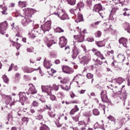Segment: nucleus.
Wrapping results in <instances>:
<instances>
[{
	"instance_id": "nucleus-1",
	"label": "nucleus",
	"mask_w": 130,
	"mask_h": 130,
	"mask_svg": "<svg viewBox=\"0 0 130 130\" xmlns=\"http://www.w3.org/2000/svg\"><path fill=\"white\" fill-rule=\"evenodd\" d=\"M33 13V10L30 8H27L25 10V15L21 17L22 23L24 25H26L27 23L31 22V17H32V14Z\"/></svg>"
},
{
	"instance_id": "nucleus-2",
	"label": "nucleus",
	"mask_w": 130,
	"mask_h": 130,
	"mask_svg": "<svg viewBox=\"0 0 130 130\" xmlns=\"http://www.w3.org/2000/svg\"><path fill=\"white\" fill-rule=\"evenodd\" d=\"M52 89H54L55 91H57L59 89V86L56 84H53L51 87L50 85L48 86H42V89L43 92H46L48 94H50L52 92Z\"/></svg>"
},
{
	"instance_id": "nucleus-3",
	"label": "nucleus",
	"mask_w": 130,
	"mask_h": 130,
	"mask_svg": "<svg viewBox=\"0 0 130 130\" xmlns=\"http://www.w3.org/2000/svg\"><path fill=\"white\" fill-rule=\"evenodd\" d=\"M8 26V22L7 21L0 23V33L1 34H5V30L7 29V27Z\"/></svg>"
},
{
	"instance_id": "nucleus-4",
	"label": "nucleus",
	"mask_w": 130,
	"mask_h": 130,
	"mask_svg": "<svg viewBox=\"0 0 130 130\" xmlns=\"http://www.w3.org/2000/svg\"><path fill=\"white\" fill-rule=\"evenodd\" d=\"M59 44L61 47V48H62L63 46H66L67 45V39L64 38V37H61L59 38Z\"/></svg>"
},
{
	"instance_id": "nucleus-5",
	"label": "nucleus",
	"mask_w": 130,
	"mask_h": 130,
	"mask_svg": "<svg viewBox=\"0 0 130 130\" xmlns=\"http://www.w3.org/2000/svg\"><path fill=\"white\" fill-rule=\"evenodd\" d=\"M19 96L20 98V102H21V103L22 102H26V100H27V98L26 97V93H25V92H19Z\"/></svg>"
},
{
	"instance_id": "nucleus-6",
	"label": "nucleus",
	"mask_w": 130,
	"mask_h": 130,
	"mask_svg": "<svg viewBox=\"0 0 130 130\" xmlns=\"http://www.w3.org/2000/svg\"><path fill=\"white\" fill-rule=\"evenodd\" d=\"M74 38H75L76 40H77L78 42H83V41H84V36L81 34L78 35L74 36Z\"/></svg>"
},
{
	"instance_id": "nucleus-7",
	"label": "nucleus",
	"mask_w": 130,
	"mask_h": 130,
	"mask_svg": "<svg viewBox=\"0 0 130 130\" xmlns=\"http://www.w3.org/2000/svg\"><path fill=\"white\" fill-rule=\"evenodd\" d=\"M50 27H51V23L50 21H48L42 26V28L44 31H48Z\"/></svg>"
},
{
	"instance_id": "nucleus-8",
	"label": "nucleus",
	"mask_w": 130,
	"mask_h": 130,
	"mask_svg": "<svg viewBox=\"0 0 130 130\" xmlns=\"http://www.w3.org/2000/svg\"><path fill=\"white\" fill-rule=\"evenodd\" d=\"M55 15H57L58 17H61V20H66L68 19V14L64 13L62 11H61V13L59 14L58 13H55Z\"/></svg>"
},
{
	"instance_id": "nucleus-9",
	"label": "nucleus",
	"mask_w": 130,
	"mask_h": 130,
	"mask_svg": "<svg viewBox=\"0 0 130 130\" xmlns=\"http://www.w3.org/2000/svg\"><path fill=\"white\" fill-rule=\"evenodd\" d=\"M30 88L29 89V92L30 94H36L37 93V90L35 88V87L33 86V84H30Z\"/></svg>"
},
{
	"instance_id": "nucleus-10",
	"label": "nucleus",
	"mask_w": 130,
	"mask_h": 130,
	"mask_svg": "<svg viewBox=\"0 0 130 130\" xmlns=\"http://www.w3.org/2000/svg\"><path fill=\"white\" fill-rule=\"evenodd\" d=\"M93 11H94V12H96L97 13H99L100 11H102V6H101V4L95 5L94 6Z\"/></svg>"
},
{
	"instance_id": "nucleus-11",
	"label": "nucleus",
	"mask_w": 130,
	"mask_h": 130,
	"mask_svg": "<svg viewBox=\"0 0 130 130\" xmlns=\"http://www.w3.org/2000/svg\"><path fill=\"white\" fill-rule=\"evenodd\" d=\"M119 42L120 44H122L123 46L126 47V42H127V40H126V39L122 38L119 40Z\"/></svg>"
},
{
	"instance_id": "nucleus-12",
	"label": "nucleus",
	"mask_w": 130,
	"mask_h": 130,
	"mask_svg": "<svg viewBox=\"0 0 130 130\" xmlns=\"http://www.w3.org/2000/svg\"><path fill=\"white\" fill-rule=\"evenodd\" d=\"M101 98L103 102H107V101H108V98L107 97V95H106V94H105V92H102Z\"/></svg>"
},
{
	"instance_id": "nucleus-13",
	"label": "nucleus",
	"mask_w": 130,
	"mask_h": 130,
	"mask_svg": "<svg viewBox=\"0 0 130 130\" xmlns=\"http://www.w3.org/2000/svg\"><path fill=\"white\" fill-rule=\"evenodd\" d=\"M63 72L66 74H71L72 69L68 67H65L62 68Z\"/></svg>"
},
{
	"instance_id": "nucleus-14",
	"label": "nucleus",
	"mask_w": 130,
	"mask_h": 130,
	"mask_svg": "<svg viewBox=\"0 0 130 130\" xmlns=\"http://www.w3.org/2000/svg\"><path fill=\"white\" fill-rule=\"evenodd\" d=\"M77 111H79V108H78V106H75V108L73 109L71 111H70V115H73L75 114V112H77Z\"/></svg>"
},
{
	"instance_id": "nucleus-15",
	"label": "nucleus",
	"mask_w": 130,
	"mask_h": 130,
	"mask_svg": "<svg viewBox=\"0 0 130 130\" xmlns=\"http://www.w3.org/2000/svg\"><path fill=\"white\" fill-rule=\"evenodd\" d=\"M79 54V50L78 49H75L73 50V53L72 54V57L73 58H76L77 57V56Z\"/></svg>"
},
{
	"instance_id": "nucleus-16",
	"label": "nucleus",
	"mask_w": 130,
	"mask_h": 130,
	"mask_svg": "<svg viewBox=\"0 0 130 130\" xmlns=\"http://www.w3.org/2000/svg\"><path fill=\"white\" fill-rule=\"evenodd\" d=\"M77 7L79 8V11H81V9H82V8H84V4L83 2H79L77 4Z\"/></svg>"
},
{
	"instance_id": "nucleus-17",
	"label": "nucleus",
	"mask_w": 130,
	"mask_h": 130,
	"mask_svg": "<svg viewBox=\"0 0 130 130\" xmlns=\"http://www.w3.org/2000/svg\"><path fill=\"white\" fill-rule=\"evenodd\" d=\"M83 15L81 14H78L77 19V22H81V21H83Z\"/></svg>"
},
{
	"instance_id": "nucleus-18",
	"label": "nucleus",
	"mask_w": 130,
	"mask_h": 130,
	"mask_svg": "<svg viewBox=\"0 0 130 130\" xmlns=\"http://www.w3.org/2000/svg\"><path fill=\"white\" fill-rule=\"evenodd\" d=\"M44 67L46 68V69H50V68L51 67L50 61H48V62H45Z\"/></svg>"
},
{
	"instance_id": "nucleus-19",
	"label": "nucleus",
	"mask_w": 130,
	"mask_h": 130,
	"mask_svg": "<svg viewBox=\"0 0 130 130\" xmlns=\"http://www.w3.org/2000/svg\"><path fill=\"white\" fill-rule=\"evenodd\" d=\"M19 6L20 7V8H25V7L26 6V2L19 1Z\"/></svg>"
},
{
	"instance_id": "nucleus-20",
	"label": "nucleus",
	"mask_w": 130,
	"mask_h": 130,
	"mask_svg": "<svg viewBox=\"0 0 130 130\" xmlns=\"http://www.w3.org/2000/svg\"><path fill=\"white\" fill-rule=\"evenodd\" d=\"M123 11H125L123 14V16H129V10L124 8Z\"/></svg>"
},
{
	"instance_id": "nucleus-21",
	"label": "nucleus",
	"mask_w": 130,
	"mask_h": 130,
	"mask_svg": "<svg viewBox=\"0 0 130 130\" xmlns=\"http://www.w3.org/2000/svg\"><path fill=\"white\" fill-rule=\"evenodd\" d=\"M117 57L119 58V59H120V60H122V61H123V60H124L125 59V57H124V55H123L119 54L118 55Z\"/></svg>"
},
{
	"instance_id": "nucleus-22",
	"label": "nucleus",
	"mask_w": 130,
	"mask_h": 130,
	"mask_svg": "<svg viewBox=\"0 0 130 130\" xmlns=\"http://www.w3.org/2000/svg\"><path fill=\"white\" fill-rule=\"evenodd\" d=\"M78 12H79V9H71L70 10V12L71 14H74L76 15V14H78Z\"/></svg>"
},
{
	"instance_id": "nucleus-23",
	"label": "nucleus",
	"mask_w": 130,
	"mask_h": 130,
	"mask_svg": "<svg viewBox=\"0 0 130 130\" xmlns=\"http://www.w3.org/2000/svg\"><path fill=\"white\" fill-rule=\"evenodd\" d=\"M67 1L69 5H71V6H73V5L76 4V0H67Z\"/></svg>"
},
{
	"instance_id": "nucleus-24",
	"label": "nucleus",
	"mask_w": 130,
	"mask_h": 130,
	"mask_svg": "<svg viewBox=\"0 0 130 130\" xmlns=\"http://www.w3.org/2000/svg\"><path fill=\"white\" fill-rule=\"evenodd\" d=\"M95 54L98 56H100V57L101 58V59H104V57H103V55H102V54H101V53H100V51L96 52Z\"/></svg>"
},
{
	"instance_id": "nucleus-25",
	"label": "nucleus",
	"mask_w": 130,
	"mask_h": 130,
	"mask_svg": "<svg viewBox=\"0 0 130 130\" xmlns=\"http://www.w3.org/2000/svg\"><path fill=\"white\" fill-rule=\"evenodd\" d=\"M82 59H83L84 61H88V60H90V58L89 56L86 55L85 56L83 57Z\"/></svg>"
},
{
	"instance_id": "nucleus-26",
	"label": "nucleus",
	"mask_w": 130,
	"mask_h": 130,
	"mask_svg": "<svg viewBox=\"0 0 130 130\" xmlns=\"http://www.w3.org/2000/svg\"><path fill=\"white\" fill-rule=\"evenodd\" d=\"M32 106L34 107H38V106H39V104L38 102L35 101L32 102Z\"/></svg>"
},
{
	"instance_id": "nucleus-27",
	"label": "nucleus",
	"mask_w": 130,
	"mask_h": 130,
	"mask_svg": "<svg viewBox=\"0 0 130 130\" xmlns=\"http://www.w3.org/2000/svg\"><path fill=\"white\" fill-rule=\"evenodd\" d=\"M3 79L5 82V83H8L9 82V78L7 77V75H4L3 77Z\"/></svg>"
},
{
	"instance_id": "nucleus-28",
	"label": "nucleus",
	"mask_w": 130,
	"mask_h": 130,
	"mask_svg": "<svg viewBox=\"0 0 130 130\" xmlns=\"http://www.w3.org/2000/svg\"><path fill=\"white\" fill-rule=\"evenodd\" d=\"M40 130H50V129H49V128L47 126L44 125L43 126V127H41L40 128Z\"/></svg>"
},
{
	"instance_id": "nucleus-29",
	"label": "nucleus",
	"mask_w": 130,
	"mask_h": 130,
	"mask_svg": "<svg viewBox=\"0 0 130 130\" xmlns=\"http://www.w3.org/2000/svg\"><path fill=\"white\" fill-rule=\"evenodd\" d=\"M93 113L94 115H99V111L96 109H95L93 110Z\"/></svg>"
},
{
	"instance_id": "nucleus-30",
	"label": "nucleus",
	"mask_w": 130,
	"mask_h": 130,
	"mask_svg": "<svg viewBox=\"0 0 130 130\" xmlns=\"http://www.w3.org/2000/svg\"><path fill=\"white\" fill-rule=\"evenodd\" d=\"M53 44V43L52 41H49L47 42V45L48 47H50V46H51V45H52Z\"/></svg>"
},
{
	"instance_id": "nucleus-31",
	"label": "nucleus",
	"mask_w": 130,
	"mask_h": 130,
	"mask_svg": "<svg viewBox=\"0 0 130 130\" xmlns=\"http://www.w3.org/2000/svg\"><path fill=\"white\" fill-rule=\"evenodd\" d=\"M69 81H70V79H69V78H64L63 79L62 81H61V83H63V84H66L68 83Z\"/></svg>"
},
{
	"instance_id": "nucleus-32",
	"label": "nucleus",
	"mask_w": 130,
	"mask_h": 130,
	"mask_svg": "<svg viewBox=\"0 0 130 130\" xmlns=\"http://www.w3.org/2000/svg\"><path fill=\"white\" fill-rule=\"evenodd\" d=\"M55 32H57V33H60V32H63V29H61L60 27H58L55 30Z\"/></svg>"
},
{
	"instance_id": "nucleus-33",
	"label": "nucleus",
	"mask_w": 130,
	"mask_h": 130,
	"mask_svg": "<svg viewBox=\"0 0 130 130\" xmlns=\"http://www.w3.org/2000/svg\"><path fill=\"white\" fill-rule=\"evenodd\" d=\"M102 34L101 33V31H98L95 32V36L96 37H100Z\"/></svg>"
},
{
	"instance_id": "nucleus-34",
	"label": "nucleus",
	"mask_w": 130,
	"mask_h": 130,
	"mask_svg": "<svg viewBox=\"0 0 130 130\" xmlns=\"http://www.w3.org/2000/svg\"><path fill=\"white\" fill-rule=\"evenodd\" d=\"M37 70H39V69H34L30 68L28 69V70L26 72V73H32V72H34V71H37Z\"/></svg>"
},
{
	"instance_id": "nucleus-35",
	"label": "nucleus",
	"mask_w": 130,
	"mask_h": 130,
	"mask_svg": "<svg viewBox=\"0 0 130 130\" xmlns=\"http://www.w3.org/2000/svg\"><path fill=\"white\" fill-rule=\"evenodd\" d=\"M107 118L108 119H109V120H111L112 121H114V120H115V118L112 116H109L107 117Z\"/></svg>"
},
{
	"instance_id": "nucleus-36",
	"label": "nucleus",
	"mask_w": 130,
	"mask_h": 130,
	"mask_svg": "<svg viewBox=\"0 0 130 130\" xmlns=\"http://www.w3.org/2000/svg\"><path fill=\"white\" fill-rule=\"evenodd\" d=\"M87 79H92L93 78V74L88 73L86 75Z\"/></svg>"
},
{
	"instance_id": "nucleus-37",
	"label": "nucleus",
	"mask_w": 130,
	"mask_h": 130,
	"mask_svg": "<svg viewBox=\"0 0 130 130\" xmlns=\"http://www.w3.org/2000/svg\"><path fill=\"white\" fill-rule=\"evenodd\" d=\"M50 99H51V100H52V101H54V100H55V99H56V98H55V96H54V95H51Z\"/></svg>"
},
{
	"instance_id": "nucleus-38",
	"label": "nucleus",
	"mask_w": 130,
	"mask_h": 130,
	"mask_svg": "<svg viewBox=\"0 0 130 130\" xmlns=\"http://www.w3.org/2000/svg\"><path fill=\"white\" fill-rule=\"evenodd\" d=\"M65 50L66 51V53H70V46H67L65 48Z\"/></svg>"
},
{
	"instance_id": "nucleus-39",
	"label": "nucleus",
	"mask_w": 130,
	"mask_h": 130,
	"mask_svg": "<svg viewBox=\"0 0 130 130\" xmlns=\"http://www.w3.org/2000/svg\"><path fill=\"white\" fill-rule=\"evenodd\" d=\"M117 82L118 83H119V84H121V83H122L123 81L122 80V79H121V78H119L118 79Z\"/></svg>"
},
{
	"instance_id": "nucleus-40",
	"label": "nucleus",
	"mask_w": 130,
	"mask_h": 130,
	"mask_svg": "<svg viewBox=\"0 0 130 130\" xmlns=\"http://www.w3.org/2000/svg\"><path fill=\"white\" fill-rule=\"evenodd\" d=\"M114 53V51L113 50L109 51L107 52V54H109V55H110L111 54H113Z\"/></svg>"
},
{
	"instance_id": "nucleus-41",
	"label": "nucleus",
	"mask_w": 130,
	"mask_h": 130,
	"mask_svg": "<svg viewBox=\"0 0 130 130\" xmlns=\"http://www.w3.org/2000/svg\"><path fill=\"white\" fill-rule=\"evenodd\" d=\"M6 8H4V10L3 11L2 14L3 15H7L8 14V12H7V11L6 10Z\"/></svg>"
},
{
	"instance_id": "nucleus-42",
	"label": "nucleus",
	"mask_w": 130,
	"mask_h": 130,
	"mask_svg": "<svg viewBox=\"0 0 130 130\" xmlns=\"http://www.w3.org/2000/svg\"><path fill=\"white\" fill-rule=\"evenodd\" d=\"M62 89H64V90H66L67 91H69V90H70V87L69 86H66L64 88L62 87Z\"/></svg>"
},
{
	"instance_id": "nucleus-43",
	"label": "nucleus",
	"mask_w": 130,
	"mask_h": 130,
	"mask_svg": "<svg viewBox=\"0 0 130 130\" xmlns=\"http://www.w3.org/2000/svg\"><path fill=\"white\" fill-rule=\"evenodd\" d=\"M87 5H91L92 4V0H87V2H86Z\"/></svg>"
},
{
	"instance_id": "nucleus-44",
	"label": "nucleus",
	"mask_w": 130,
	"mask_h": 130,
	"mask_svg": "<svg viewBox=\"0 0 130 130\" xmlns=\"http://www.w3.org/2000/svg\"><path fill=\"white\" fill-rule=\"evenodd\" d=\"M86 91V90H81L79 93H80V94H84L85 93V91Z\"/></svg>"
},
{
	"instance_id": "nucleus-45",
	"label": "nucleus",
	"mask_w": 130,
	"mask_h": 130,
	"mask_svg": "<svg viewBox=\"0 0 130 130\" xmlns=\"http://www.w3.org/2000/svg\"><path fill=\"white\" fill-rule=\"evenodd\" d=\"M60 63L59 60H56L55 61V63H56V64H58Z\"/></svg>"
},
{
	"instance_id": "nucleus-46",
	"label": "nucleus",
	"mask_w": 130,
	"mask_h": 130,
	"mask_svg": "<svg viewBox=\"0 0 130 130\" xmlns=\"http://www.w3.org/2000/svg\"><path fill=\"white\" fill-rule=\"evenodd\" d=\"M20 44H17L16 46L17 49H19V48H20Z\"/></svg>"
},
{
	"instance_id": "nucleus-47",
	"label": "nucleus",
	"mask_w": 130,
	"mask_h": 130,
	"mask_svg": "<svg viewBox=\"0 0 130 130\" xmlns=\"http://www.w3.org/2000/svg\"><path fill=\"white\" fill-rule=\"evenodd\" d=\"M87 41H89V42H92V41H94V39H91L90 40V39H87Z\"/></svg>"
},
{
	"instance_id": "nucleus-48",
	"label": "nucleus",
	"mask_w": 130,
	"mask_h": 130,
	"mask_svg": "<svg viewBox=\"0 0 130 130\" xmlns=\"http://www.w3.org/2000/svg\"><path fill=\"white\" fill-rule=\"evenodd\" d=\"M13 66H14V64H11V67L9 68V70H8L9 72H10V71H12V68H13Z\"/></svg>"
},
{
	"instance_id": "nucleus-49",
	"label": "nucleus",
	"mask_w": 130,
	"mask_h": 130,
	"mask_svg": "<svg viewBox=\"0 0 130 130\" xmlns=\"http://www.w3.org/2000/svg\"><path fill=\"white\" fill-rule=\"evenodd\" d=\"M100 23V21H96L94 23V25H99Z\"/></svg>"
},
{
	"instance_id": "nucleus-50",
	"label": "nucleus",
	"mask_w": 130,
	"mask_h": 130,
	"mask_svg": "<svg viewBox=\"0 0 130 130\" xmlns=\"http://www.w3.org/2000/svg\"><path fill=\"white\" fill-rule=\"evenodd\" d=\"M51 72L52 73V74H54L55 73V70L53 69H51Z\"/></svg>"
},
{
	"instance_id": "nucleus-51",
	"label": "nucleus",
	"mask_w": 130,
	"mask_h": 130,
	"mask_svg": "<svg viewBox=\"0 0 130 130\" xmlns=\"http://www.w3.org/2000/svg\"><path fill=\"white\" fill-rule=\"evenodd\" d=\"M43 117L42 116V115H39V116H38L39 119H42Z\"/></svg>"
},
{
	"instance_id": "nucleus-52",
	"label": "nucleus",
	"mask_w": 130,
	"mask_h": 130,
	"mask_svg": "<svg viewBox=\"0 0 130 130\" xmlns=\"http://www.w3.org/2000/svg\"><path fill=\"white\" fill-rule=\"evenodd\" d=\"M71 98H74V97H75V94L72 93L71 94Z\"/></svg>"
},
{
	"instance_id": "nucleus-53",
	"label": "nucleus",
	"mask_w": 130,
	"mask_h": 130,
	"mask_svg": "<svg viewBox=\"0 0 130 130\" xmlns=\"http://www.w3.org/2000/svg\"><path fill=\"white\" fill-rule=\"evenodd\" d=\"M30 112L31 113H34V112H35V110H34V109H31L30 110Z\"/></svg>"
},
{
	"instance_id": "nucleus-54",
	"label": "nucleus",
	"mask_w": 130,
	"mask_h": 130,
	"mask_svg": "<svg viewBox=\"0 0 130 130\" xmlns=\"http://www.w3.org/2000/svg\"><path fill=\"white\" fill-rule=\"evenodd\" d=\"M40 101L42 102H43V103H44L45 102V100H44V99H41L40 100Z\"/></svg>"
},
{
	"instance_id": "nucleus-55",
	"label": "nucleus",
	"mask_w": 130,
	"mask_h": 130,
	"mask_svg": "<svg viewBox=\"0 0 130 130\" xmlns=\"http://www.w3.org/2000/svg\"><path fill=\"white\" fill-rule=\"evenodd\" d=\"M127 32L128 33H130V26L127 28Z\"/></svg>"
},
{
	"instance_id": "nucleus-56",
	"label": "nucleus",
	"mask_w": 130,
	"mask_h": 130,
	"mask_svg": "<svg viewBox=\"0 0 130 130\" xmlns=\"http://www.w3.org/2000/svg\"><path fill=\"white\" fill-rule=\"evenodd\" d=\"M11 130H17V128L13 127L12 128Z\"/></svg>"
},
{
	"instance_id": "nucleus-57",
	"label": "nucleus",
	"mask_w": 130,
	"mask_h": 130,
	"mask_svg": "<svg viewBox=\"0 0 130 130\" xmlns=\"http://www.w3.org/2000/svg\"><path fill=\"white\" fill-rule=\"evenodd\" d=\"M22 40H23V42H26V38H23Z\"/></svg>"
},
{
	"instance_id": "nucleus-58",
	"label": "nucleus",
	"mask_w": 130,
	"mask_h": 130,
	"mask_svg": "<svg viewBox=\"0 0 130 130\" xmlns=\"http://www.w3.org/2000/svg\"><path fill=\"white\" fill-rule=\"evenodd\" d=\"M31 50L30 49H27V52H31Z\"/></svg>"
},
{
	"instance_id": "nucleus-59",
	"label": "nucleus",
	"mask_w": 130,
	"mask_h": 130,
	"mask_svg": "<svg viewBox=\"0 0 130 130\" xmlns=\"http://www.w3.org/2000/svg\"><path fill=\"white\" fill-rule=\"evenodd\" d=\"M91 96H95V93H94L93 92H92V93H91Z\"/></svg>"
},
{
	"instance_id": "nucleus-60",
	"label": "nucleus",
	"mask_w": 130,
	"mask_h": 130,
	"mask_svg": "<svg viewBox=\"0 0 130 130\" xmlns=\"http://www.w3.org/2000/svg\"><path fill=\"white\" fill-rule=\"evenodd\" d=\"M12 7H15V4L12 3Z\"/></svg>"
},
{
	"instance_id": "nucleus-61",
	"label": "nucleus",
	"mask_w": 130,
	"mask_h": 130,
	"mask_svg": "<svg viewBox=\"0 0 130 130\" xmlns=\"http://www.w3.org/2000/svg\"><path fill=\"white\" fill-rule=\"evenodd\" d=\"M0 69H2V63L0 61Z\"/></svg>"
},
{
	"instance_id": "nucleus-62",
	"label": "nucleus",
	"mask_w": 130,
	"mask_h": 130,
	"mask_svg": "<svg viewBox=\"0 0 130 130\" xmlns=\"http://www.w3.org/2000/svg\"><path fill=\"white\" fill-rule=\"evenodd\" d=\"M107 71H108V72H109V71H110V69L107 68Z\"/></svg>"
},
{
	"instance_id": "nucleus-63",
	"label": "nucleus",
	"mask_w": 130,
	"mask_h": 130,
	"mask_svg": "<svg viewBox=\"0 0 130 130\" xmlns=\"http://www.w3.org/2000/svg\"><path fill=\"white\" fill-rule=\"evenodd\" d=\"M1 9H3V8H4V6L3 5H1Z\"/></svg>"
},
{
	"instance_id": "nucleus-64",
	"label": "nucleus",
	"mask_w": 130,
	"mask_h": 130,
	"mask_svg": "<svg viewBox=\"0 0 130 130\" xmlns=\"http://www.w3.org/2000/svg\"><path fill=\"white\" fill-rule=\"evenodd\" d=\"M34 80H36V77H34Z\"/></svg>"
}]
</instances>
